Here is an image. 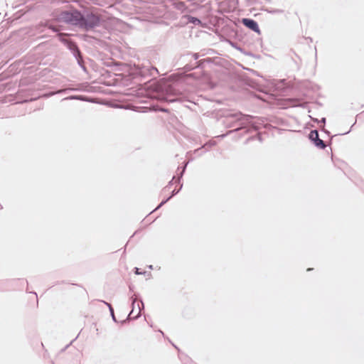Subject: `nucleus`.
<instances>
[{
  "label": "nucleus",
  "mask_w": 364,
  "mask_h": 364,
  "mask_svg": "<svg viewBox=\"0 0 364 364\" xmlns=\"http://www.w3.org/2000/svg\"><path fill=\"white\" fill-rule=\"evenodd\" d=\"M153 72L158 73V70L156 68L152 66H143L139 68L138 74L142 77H145L147 75H153Z\"/></svg>",
  "instance_id": "7"
},
{
  "label": "nucleus",
  "mask_w": 364,
  "mask_h": 364,
  "mask_svg": "<svg viewBox=\"0 0 364 364\" xmlns=\"http://www.w3.org/2000/svg\"><path fill=\"white\" fill-rule=\"evenodd\" d=\"M182 188V184H181L180 186V188L178 189V190H176L174 189L173 191H172V193L171 195V196H169L168 198H166V200H162L160 204L156 207V208L155 210H157L159 209V208H161L162 205H164L168 200H169L171 199V197H173V196H175L176 194H177L179 191Z\"/></svg>",
  "instance_id": "8"
},
{
  "label": "nucleus",
  "mask_w": 364,
  "mask_h": 364,
  "mask_svg": "<svg viewBox=\"0 0 364 364\" xmlns=\"http://www.w3.org/2000/svg\"><path fill=\"white\" fill-rule=\"evenodd\" d=\"M68 90L69 89L61 90L58 91L57 93L65 92Z\"/></svg>",
  "instance_id": "22"
},
{
  "label": "nucleus",
  "mask_w": 364,
  "mask_h": 364,
  "mask_svg": "<svg viewBox=\"0 0 364 364\" xmlns=\"http://www.w3.org/2000/svg\"><path fill=\"white\" fill-rule=\"evenodd\" d=\"M63 33L58 34L60 40L67 44L68 48L72 51L73 55L77 59L78 64L85 69V68L82 65V58L78 47L75 43L65 39L63 38Z\"/></svg>",
  "instance_id": "3"
},
{
  "label": "nucleus",
  "mask_w": 364,
  "mask_h": 364,
  "mask_svg": "<svg viewBox=\"0 0 364 364\" xmlns=\"http://www.w3.org/2000/svg\"><path fill=\"white\" fill-rule=\"evenodd\" d=\"M254 139V137L249 138V139L247 140V141H250L251 139Z\"/></svg>",
  "instance_id": "25"
},
{
  "label": "nucleus",
  "mask_w": 364,
  "mask_h": 364,
  "mask_svg": "<svg viewBox=\"0 0 364 364\" xmlns=\"http://www.w3.org/2000/svg\"><path fill=\"white\" fill-rule=\"evenodd\" d=\"M39 28L41 27V26H48V28H50V30H52L53 32H57L58 31V29H57L55 26H52V25H48L47 23H41L38 25Z\"/></svg>",
  "instance_id": "12"
},
{
  "label": "nucleus",
  "mask_w": 364,
  "mask_h": 364,
  "mask_svg": "<svg viewBox=\"0 0 364 364\" xmlns=\"http://www.w3.org/2000/svg\"><path fill=\"white\" fill-rule=\"evenodd\" d=\"M309 138L311 141H312L314 144V145L320 148L321 149H323L326 148V144L324 141L319 138L318 132L317 130H312L311 131Z\"/></svg>",
  "instance_id": "5"
},
{
  "label": "nucleus",
  "mask_w": 364,
  "mask_h": 364,
  "mask_svg": "<svg viewBox=\"0 0 364 364\" xmlns=\"http://www.w3.org/2000/svg\"><path fill=\"white\" fill-rule=\"evenodd\" d=\"M60 22L75 26L85 31H90L101 24V18L92 12L82 14L77 10L63 11L58 16Z\"/></svg>",
  "instance_id": "1"
},
{
  "label": "nucleus",
  "mask_w": 364,
  "mask_h": 364,
  "mask_svg": "<svg viewBox=\"0 0 364 364\" xmlns=\"http://www.w3.org/2000/svg\"><path fill=\"white\" fill-rule=\"evenodd\" d=\"M135 274H142V272H140L139 271V269L136 267V268H135Z\"/></svg>",
  "instance_id": "21"
},
{
  "label": "nucleus",
  "mask_w": 364,
  "mask_h": 364,
  "mask_svg": "<svg viewBox=\"0 0 364 364\" xmlns=\"http://www.w3.org/2000/svg\"><path fill=\"white\" fill-rule=\"evenodd\" d=\"M109 308V310L110 311V314L112 316V320L114 321V322H117V319H116V317L114 316V309L112 306V305L107 302H105V301H103Z\"/></svg>",
  "instance_id": "11"
},
{
  "label": "nucleus",
  "mask_w": 364,
  "mask_h": 364,
  "mask_svg": "<svg viewBox=\"0 0 364 364\" xmlns=\"http://www.w3.org/2000/svg\"><path fill=\"white\" fill-rule=\"evenodd\" d=\"M235 132V131H234V130H232V131H230L228 133H226V134H225V135H228V134H229V133H231V132Z\"/></svg>",
  "instance_id": "26"
},
{
  "label": "nucleus",
  "mask_w": 364,
  "mask_h": 364,
  "mask_svg": "<svg viewBox=\"0 0 364 364\" xmlns=\"http://www.w3.org/2000/svg\"><path fill=\"white\" fill-rule=\"evenodd\" d=\"M225 136V134H223V135H221L220 136H221V137H224Z\"/></svg>",
  "instance_id": "28"
},
{
  "label": "nucleus",
  "mask_w": 364,
  "mask_h": 364,
  "mask_svg": "<svg viewBox=\"0 0 364 364\" xmlns=\"http://www.w3.org/2000/svg\"><path fill=\"white\" fill-rule=\"evenodd\" d=\"M242 23L247 28H250V30H252L257 33H259L260 30H259L258 23L256 21L251 19V18H244L242 19Z\"/></svg>",
  "instance_id": "6"
},
{
  "label": "nucleus",
  "mask_w": 364,
  "mask_h": 364,
  "mask_svg": "<svg viewBox=\"0 0 364 364\" xmlns=\"http://www.w3.org/2000/svg\"><path fill=\"white\" fill-rule=\"evenodd\" d=\"M215 141H209V142L205 144L202 147H200V148H199L198 149H196L195 152L198 153L202 149H206L207 147L208 148H210V147H212L213 146H215Z\"/></svg>",
  "instance_id": "10"
},
{
  "label": "nucleus",
  "mask_w": 364,
  "mask_h": 364,
  "mask_svg": "<svg viewBox=\"0 0 364 364\" xmlns=\"http://www.w3.org/2000/svg\"><path fill=\"white\" fill-rule=\"evenodd\" d=\"M176 95V93L173 87L171 85H167L164 87V91L159 94L158 97L161 100L173 102L177 100Z\"/></svg>",
  "instance_id": "4"
},
{
  "label": "nucleus",
  "mask_w": 364,
  "mask_h": 364,
  "mask_svg": "<svg viewBox=\"0 0 364 364\" xmlns=\"http://www.w3.org/2000/svg\"><path fill=\"white\" fill-rule=\"evenodd\" d=\"M134 303H135V300H133V302H132L133 308H134ZM133 312H134V309H132V311L129 313V316H128V317H129V318H130V316H131V315H132V314Z\"/></svg>",
  "instance_id": "17"
},
{
  "label": "nucleus",
  "mask_w": 364,
  "mask_h": 364,
  "mask_svg": "<svg viewBox=\"0 0 364 364\" xmlns=\"http://www.w3.org/2000/svg\"><path fill=\"white\" fill-rule=\"evenodd\" d=\"M138 307H139V312H138V314L135 316H134V318L138 317L139 314H140V312H141V307H140L139 304H138Z\"/></svg>",
  "instance_id": "20"
},
{
  "label": "nucleus",
  "mask_w": 364,
  "mask_h": 364,
  "mask_svg": "<svg viewBox=\"0 0 364 364\" xmlns=\"http://www.w3.org/2000/svg\"><path fill=\"white\" fill-rule=\"evenodd\" d=\"M210 58H207V59H205L203 60H200L198 63V67H202L203 66V64L205 63V62H210Z\"/></svg>",
  "instance_id": "16"
},
{
  "label": "nucleus",
  "mask_w": 364,
  "mask_h": 364,
  "mask_svg": "<svg viewBox=\"0 0 364 364\" xmlns=\"http://www.w3.org/2000/svg\"><path fill=\"white\" fill-rule=\"evenodd\" d=\"M188 21L189 23H191L194 25H200L201 23V21L200 19H198L196 17L192 16H187Z\"/></svg>",
  "instance_id": "9"
},
{
  "label": "nucleus",
  "mask_w": 364,
  "mask_h": 364,
  "mask_svg": "<svg viewBox=\"0 0 364 364\" xmlns=\"http://www.w3.org/2000/svg\"><path fill=\"white\" fill-rule=\"evenodd\" d=\"M252 119V116L251 115L237 112L227 114L224 119V124L227 127H236L234 131H238L250 124Z\"/></svg>",
  "instance_id": "2"
},
{
  "label": "nucleus",
  "mask_w": 364,
  "mask_h": 364,
  "mask_svg": "<svg viewBox=\"0 0 364 364\" xmlns=\"http://www.w3.org/2000/svg\"><path fill=\"white\" fill-rule=\"evenodd\" d=\"M141 307L143 308L144 307V304L141 301Z\"/></svg>",
  "instance_id": "27"
},
{
  "label": "nucleus",
  "mask_w": 364,
  "mask_h": 364,
  "mask_svg": "<svg viewBox=\"0 0 364 364\" xmlns=\"http://www.w3.org/2000/svg\"><path fill=\"white\" fill-rule=\"evenodd\" d=\"M193 57H194V59H195V60H197V59L198 58L199 55H198V54L195 53V54L193 55Z\"/></svg>",
  "instance_id": "24"
},
{
  "label": "nucleus",
  "mask_w": 364,
  "mask_h": 364,
  "mask_svg": "<svg viewBox=\"0 0 364 364\" xmlns=\"http://www.w3.org/2000/svg\"><path fill=\"white\" fill-rule=\"evenodd\" d=\"M318 123H321L322 124H324L326 123V118L325 117H323L319 122Z\"/></svg>",
  "instance_id": "18"
},
{
  "label": "nucleus",
  "mask_w": 364,
  "mask_h": 364,
  "mask_svg": "<svg viewBox=\"0 0 364 364\" xmlns=\"http://www.w3.org/2000/svg\"><path fill=\"white\" fill-rule=\"evenodd\" d=\"M256 138H257V139H258V140L262 141L261 135H260L259 134H258L256 136Z\"/></svg>",
  "instance_id": "23"
},
{
  "label": "nucleus",
  "mask_w": 364,
  "mask_h": 364,
  "mask_svg": "<svg viewBox=\"0 0 364 364\" xmlns=\"http://www.w3.org/2000/svg\"><path fill=\"white\" fill-rule=\"evenodd\" d=\"M64 100H85V97L83 96H70V97H65L63 99Z\"/></svg>",
  "instance_id": "13"
},
{
  "label": "nucleus",
  "mask_w": 364,
  "mask_h": 364,
  "mask_svg": "<svg viewBox=\"0 0 364 364\" xmlns=\"http://www.w3.org/2000/svg\"><path fill=\"white\" fill-rule=\"evenodd\" d=\"M186 165H187V164H186L184 165V166L183 167V169H182V171H181V173H180V174H179V176H178V178L177 181H176V182L180 183V179H181V177L183 176V173H184L185 169H186Z\"/></svg>",
  "instance_id": "14"
},
{
  "label": "nucleus",
  "mask_w": 364,
  "mask_h": 364,
  "mask_svg": "<svg viewBox=\"0 0 364 364\" xmlns=\"http://www.w3.org/2000/svg\"><path fill=\"white\" fill-rule=\"evenodd\" d=\"M174 180H175V176L173 177L172 180L169 182L168 185L165 188H168L169 186L172 185L173 184V181Z\"/></svg>",
  "instance_id": "19"
},
{
  "label": "nucleus",
  "mask_w": 364,
  "mask_h": 364,
  "mask_svg": "<svg viewBox=\"0 0 364 364\" xmlns=\"http://www.w3.org/2000/svg\"><path fill=\"white\" fill-rule=\"evenodd\" d=\"M178 356L179 358L184 363V364H187V362L189 360L188 358L182 354H179Z\"/></svg>",
  "instance_id": "15"
}]
</instances>
